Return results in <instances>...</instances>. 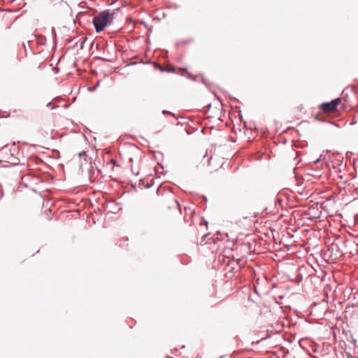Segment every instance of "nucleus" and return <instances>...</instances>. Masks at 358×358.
I'll return each mask as SVG.
<instances>
[{
  "mask_svg": "<svg viewBox=\"0 0 358 358\" xmlns=\"http://www.w3.org/2000/svg\"><path fill=\"white\" fill-rule=\"evenodd\" d=\"M51 33H52V37L54 38V40L55 41L56 40V31H55V29L54 27H52L51 29Z\"/></svg>",
  "mask_w": 358,
  "mask_h": 358,
  "instance_id": "obj_8",
  "label": "nucleus"
},
{
  "mask_svg": "<svg viewBox=\"0 0 358 358\" xmlns=\"http://www.w3.org/2000/svg\"><path fill=\"white\" fill-rule=\"evenodd\" d=\"M303 279V277L301 275H300L299 276H298V281H301Z\"/></svg>",
  "mask_w": 358,
  "mask_h": 358,
  "instance_id": "obj_13",
  "label": "nucleus"
},
{
  "mask_svg": "<svg viewBox=\"0 0 358 358\" xmlns=\"http://www.w3.org/2000/svg\"><path fill=\"white\" fill-rule=\"evenodd\" d=\"M201 81L202 83L208 87H210V84L208 83V81L203 77H201Z\"/></svg>",
  "mask_w": 358,
  "mask_h": 358,
  "instance_id": "obj_7",
  "label": "nucleus"
},
{
  "mask_svg": "<svg viewBox=\"0 0 358 358\" xmlns=\"http://www.w3.org/2000/svg\"><path fill=\"white\" fill-rule=\"evenodd\" d=\"M202 199L203 201H207V198L206 196H202Z\"/></svg>",
  "mask_w": 358,
  "mask_h": 358,
  "instance_id": "obj_14",
  "label": "nucleus"
},
{
  "mask_svg": "<svg viewBox=\"0 0 358 358\" xmlns=\"http://www.w3.org/2000/svg\"><path fill=\"white\" fill-rule=\"evenodd\" d=\"M8 163H9L11 166H17L20 164V159L11 155L9 160L8 161Z\"/></svg>",
  "mask_w": 358,
  "mask_h": 358,
  "instance_id": "obj_3",
  "label": "nucleus"
},
{
  "mask_svg": "<svg viewBox=\"0 0 358 358\" xmlns=\"http://www.w3.org/2000/svg\"><path fill=\"white\" fill-rule=\"evenodd\" d=\"M99 85V81L97 83V84H96V86L95 87H97Z\"/></svg>",
  "mask_w": 358,
  "mask_h": 358,
  "instance_id": "obj_18",
  "label": "nucleus"
},
{
  "mask_svg": "<svg viewBox=\"0 0 358 358\" xmlns=\"http://www.w3.org/2000/svg\"><path fill=\"white\" fill-rule=\"evenodd\" d=\"M87 40V37L86 36H82L81 38H79L78 40V42H80V49H83L84 48V43H85Z\"/></svg>",
  "mask_w": 358,
  "mask_h": 358,
  "instance_id": "obj_5",
  "label": "nucleus"
},
{
  "mask_svg": "<svg viewBox=\"0 0 358 358\" xmlns=\"http://www.w3.org/2000/svg\"><path fill=\"white\" fill-rule=\"evenodd\" d=\"M129 162L132 163L133 162V158H130L129 159Z\"/></svg>",
  "mask_w": 358,
  "mask_h": 358,
  "instance_id": "obj_17",
  "label": "nucleus"
},
{
  "mask_svg": "<svg viewBox=\"0 0 358 358\" xmlns=\"http://www.w3.org/2000/svg\"><path fill=\"white\" fill-rule=\"evenodd\" d=\"M277 201H278V203H280V202H281V199H276V202H277Z\"/></svg>",
  "mask_w": 358,
  "mask_h": 358,
  "instance_id": "obj_15",
  "label": "nucleus"
},
{
  "mask_svg": "<svg viewBox=\"0 0 358 358\" xmlns=\"http://www.w3.org/2000/svg\"><path fill=\"white\" fill-rule=\"evenodd\" d=\"M183 71H184V72H185L187 73H188L187 69H184Z\"/></svg>",
  "mask_w": 358,
  "mask_h": 358,
  "instance_id": "obj_19",
  "label": "nucleus"
},
{
  "mask_svg": "<svg viewBox=\"0 0 358 358\" xmlns=\"http://www.w3.org/2000/svg\"><path fill=\"white\" fill-rule=\"evenodd\" d=\"M341 99L340 98H336L331 100L329 102H324L320 105V108L322 111L325 113L334 112L337 110V107L341 103Z\"/></svg>",
  "mask_w": 358,
  "mask_h": 358,
  "instance_id": "obj_2",
  "label": "nucleus"
},
{
  "mask_svg": "<svg viewBox=\"0 0 358 358\" xmlns=\"http://www.w3.org/2000/svg\"><path fill=\"white\" fill-rule=\"evenodd\" d=\"M34 37L36 38V41H37L38 45H45V41H46V38L45 36H35Z\"/></svg>",
  "mask_w": 358,
  "mask_h": 358,
  "instance_id": "obj_4",
  "label": "nucleus"
},
{
  "mask_svg": "<svg viewBox=\"0 0 358 358\" xmlns=\"http://www.w3.org/2000/svg\"><path fill=\"white\" fill-rule=\"evenodd\" d=\"M114 14L110 10H104L93 17L92 24L96 33L101 32L113 22Z\"/></svg>",
  "mask_w": 358,
  "mask_h": 358,
  "instance_id": "obj_1",
  "label": "nucleus"
},
{
  "mask_svg": "<svg viewBox=\"0 0 358 358\" xmlns=\"http://www.w3.org/2000/svg\"><path fill=\"white\" fill-rule=\"evenodd\" d=\"M162 113H163V114H169V115H173V113H172L171 112L168 111V110H164L162 111Z\"/></svg>",
  "mask_w": 358,
  "mask_h": 358,
  "instance_id": "obj_10",
  "label": "nucleus"
},
{
  "mask_svg": "<svg viewBox=\"0 0 358 358\" xmlns=\"http://www.w3.org/2000/svg\"><path fill=\"white\" fill-rule=\"evenodd\" d=\"M189 79H192V80H196V77H195V76H192V75H189Z\"/></svg>",
  "mask_w": 358,
  "mask_h": 358,
  "instance_id": "obj_12",
  "label": "nucleus"
},
{
  "mask_svg": "<svg viewBox=\"0 0 358 358\" xmlns=\"http://www.w3.org/2000/svg\"><path fill=\"white\" fill-rule=\"evenodd\" d=\"M322 157V155H321L319 158H317V159H315L314 161V164H317L321 160Z\"/></svg>",
  "mask_w": 358,
  "mask_h": 358,
  "instance_id": "obj_11",
  "label": "nucleus"
},
{
  "mask_svg": "<svg viewBox=\"0 0 358 358\" xmlns=\"http://www.w3.org/2000/svg\"><path fill=\"white\" fill-rule=\"evenodd\" d=\"M159 70L162 72H174L175 71V69L174 68L168 69V68L162 67V66L159 67Z\"/></svg>",
  "mask_w": 358,
  "mask_h": 358,
  "instance_id": "obj_6",
  "label": "nucleus"
},
{
  "mask_svg": "<svg viewBox=\"0 0 358 358\" xmlns=\"http://www.w3.org/2000/svg\"><path fill=\"white\" fill-rule=\"evenodd\" d=\"M175 202L177 203V205H178V201L176 200Z\"/></svg>",
  "mask_w": 358,
  "mask_h": 358,
  "instance_id": "obj_20",
  "label": "nucleus"
},
{
  "mask_svg": "<svg viewBox=\"0 0 358 358\" xmlns=\"http://www.w3.org/2000/svg\"><path fill=\"white\" fill-rule=\"evenodd\" d=\"M85 152H83L81 153H79V156H82L83 155H85Z\"/></svg>",
  "mask_w": 358,
  "mask_h": 358,
  "instance_id": "obj_16",
  "label": "nucleus"
},
{
  "mask_svg": "<svg viewBox=\"0 0 358 358\" xmlns=\"http://www.w3.org/2000/svg\"><path fill=\"white\" fill-rule=\"evenodd\" d=\"M76 39H77V37H75V38H73L69 39V40H68V42H69V43H71V42H75V44H76V43H77Z\"/></svg>",
  "mask_w": 358,
  "mask_h": 358,
  "instance_id": "obj_9",
  "label": "nucleus"
}]
</instances>
